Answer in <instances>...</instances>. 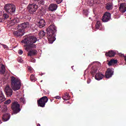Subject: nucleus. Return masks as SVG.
Here are the masks:
<instances>
[{
	"instance_id": "f257e3e1",
	"label": "nucleus",
	"mask_w": 126,
	"mask_h": 126,
	"mask_svg": "<svg viewBox=\"0 0 126 126\" xmlns=\"http://www.w3.org/2000/svg\"><path fill=\"white\" fill-rule=\"evenodd\" d=\"M36 42L37 37L36 36L29 35L25 36L24 39L22 40L21 43L27 45L26 50L28 52L32 48H34V49L37 48V46L34 44Z\"/></svg>"
},
{
	"instance_id": "f03ea898",
	"label": "nucleus",
	"mask_w": 126,
	"mask_h": 126,
	"mask_svg": "<svg viewBox=\"0 0 126 126\" xmlns=\"http://www.w3.org/2000/svg\"><path fill=\"white\" fill-rule=\"evenodd\" d=\"M47 38L50 44H53L56 41L55 33L57 32V27L55 25H51L46 29Z\"/></svg>"
},
{
	"instance_id": "7ed1b4c3",
	"label": "nucleus",
	"mask_w": 126,
	"mask_h": 126,
	"mask_svg": "<svg viewBox=\"0 0 126 126\" xmlns=\"http://www.w3.org/2000/svg\"><path fill=\"white\" fill-rule=\"evenodd\" d=\"M11 87L14 91L19 90L21 88V81H20V79L12 76L11 77Z\"/></svg>"
},
{
	"instance_id": "20e7f679",
	"label": "nucleus",
	"mask_w": 126,
	"mask_h": 126,
	"mask_svg": "<svg viewBox=\"0 0 126 126\" xmlns=\"http://www.w3.org/2000/svg\"><path fill=\"white\" fill-rule=\"evenodd\" d=\"M4 10L9 14H14L16 10V7L13 4H7L4 6Z\"/></svg>"
},
{
	"instance_id": "39448f33",
	"label": "nucleus",
	"mask_w": 126,
	"mask_h": 126,
	"mask_svg": "<svg viewBox=\"0 0 126 126\" xmlns=\"http://www.w3.org/2000/svg\"><path fill=\"white\" fill-rule=\"evenodd\" d=\"M92 65L94 66L92 68L91 73L92 75H95L96 72L98 71V69L101 66V63L98 62H94L91 64V65Z\"/></svg>"
},
{
	"instance_id": "423d86ee",
	"label": "nucleus",
	"mask_w": 126,
	"mask_h": 126,
	"mask_svg": "<svg viewBox=\"0 0 126 126\" xmlns=\"http://www.w3.org/2000/svg\"><path fill=\"white\" fill-rule=\"evenodd\" d=\"M49 99L46 96H44L40 98L39 100H37V105L38 107H41V108H44L46 105V103L48 102Z\"/></svg>"
},
{
	"instance_id": "0eeeda50",
	"label": "nucleus",
	"mask_w": 126,
	"mask_h": 126,
	"mask_svg": "<svg viewBox=\"0 0 126 126\" xmlns=\"http://www.w3.org/2000/svg\"><path fill=\"white\" fill-rule=\"evenodd\" d=\"M11 109L13 110L14 114H17L21 111L20 104L17 102H14L12 103Z\"/></svg>"
},
{
	"instance_id": "6e6552de",
	"label": "nucleus",
	"mask_w": 126,
	"mask_h": 126,
	"mask_svg": "<svg viewBox=\"0 0 126 126\" xmlns=\"http://www.w3.org/2000/svg\"><path fill=\"white\" fill-rule=\"evenodd\" d=\"M4 91L7 97H11L13 94V91H12V89H11V88H10V87H9L8 85H7L5 87Z\"/></svg>"
},
{
	"instance_id": "1a4fd4ad",
	"label": "nucleus",
	"mask_w": 126,
	"mask_h": 126,
	"mask_svg": "<svg viewBox=\"0 0 126 126\" xmlns=\"http://www.w3.org/2000/svg\"><path fill=\"white\" fill-rule=\"evenodd\" d=\"M28 9L30 13H34L38 9V5L36 4H30L28 6Z\"/></svg>"
},
{
	"instance_id": "9d476101",
	"label": "nucleus",
	"mask_w": 126,
	"mask_h": 126,
	"mask_svg": "<svg viewBox=\"0 0 126 126\" xmlns=\"http://www.w3.org/2000/svg\"><path fill=\"white\" fill-rule=\"evenodd\" d=\"M111 19V13L106 12L102 16V20L103 22H108Z\"/></svg>"
},
{
	"instance_id": "9b49d317",
	"label": "nucleus",
	"mask_w": 126,
	"mask_h": 126,
	"mask_svg": "<svg viewBox=\"0 0 126 126\" xmlns=\"http://www.w3.org/2000/svg\"><path fill=\"white\" fill-rule=\"evenodd\" d=\"M18 27L19 29L21 30H23L24 32H25V29H27V28H29V23L28 22H25L23 24H21L18 25Z\"/></svg>"
},
{
	"instance_id": "f8f14e48",
	"label": "nucleus",
	"mask_w": 126,
	"mask_h": 126,
	"mask_svg": "<svg viewBox=\"0 0 126 126\" xmlns=\"http://www.w3.org/2000/svg\"><path fill=\"white\" fill-rule=\"evenodd\" d=\"M19 29L18 31H15L13 32V35L15 36V37H20V36H23L24 34H25V32L23 30H21L19 28H18Z\"/></svg>"
},
{
	"instance_id": "ddd939ff",
	"label": "nucleus",
	"mask_w": 126,
	"mask_h": 126,
	"mask_svg": "<svg viewBox=\"0 0 126 126\" xmlns=\"http://www.w3.org/2000/svg\"><path fill=\"white\" fill-rule=\"evenodd\" d=\"M114 74V70L112 68H108L105 73V76L106 78H110L112 77Z\"/></svg>"
},
{
	"instance_id": "4468645a",
	"label": "nucleus",
	"mask_w": 126,
	"mask_h": 126,
	"mask_svg": "<svg viewBox=\"0 0 126 126\" xmlns=\"http://www.w3.org/2000/svg\"><path fill=\"white\" fill-rule=\"evenodd\" d=\"M58 9V5L56 3H52L49 5L48 10L49 11H55Z\"/></svg>"
},
{
	"instance_id": "2eb2a0df",
	"label": "nucleus",
	"mask_w": 126,
	"mask_h": 126,
	"mask_svg": "<svg viewBox=\"0 0 126 126\" xmlns=\"http://www.w3.org/2000/svg\"><path fill=\"white\" fill-rule=\"evenodd\" d=\"M119 10L122 13H125L126 11V3H122L120 5Z\"/></svg>"
},
{
	"instance_id": "dca6fc26",
	"label": "nucleus",
	"mask_w": 126,
	"mask_h": 126,
	"mask_svg": "<svg viewBox=\"0 0 126 126\" xmlns=\"http://www.w3.org/2000/svg\"><path fill=\"white\" fill-rule=\"evenodd\" d=\"M38 25L39 28H43L46 26V21L44 19H41L38 22Z\"/></svg>"
},
{
	"instance_id": "f3484780",
	"label": "nucleus",
	"mask_w": 126,
	"mask_h": 126,
	"mask_svg": "<svg viewBox=\"0 0 126 126\" xmlns=\"http://www.w3.org/2000/svg\"><path fill=\"white\" fill-rule=\"evenodd\" d=\"M107 62H108L107 64L109 66H111V65H114V64H117V63H118V60L115 59H112L110 61L108 60Z\"/></svg>"
},
{
	"instance_id": "a211bd4d",
	"label": "nucleus",
	"mask_w": 126,
	"mask_h": 126,
	"mask_svg": "<svg viewBox=\"0 0 126 126\" xmlns=\"http://www.w3.org/2000/svg\"><path fill=\"white\" fill-rule=\"evenodd\" d=\"M94 77L96 80H101V79H103V77H104V75H103V74L101 73H97L96 74Z\"/></svg>"
},
{
	"instance_id": "6ab92c4d",
	"label": "nucleus",
	"mask_w": 126,
	"mask_h": 126,
	"mask_svg": "<svg viewBox=\"0 0 126 126\" xmlns=\"http://www.w3.org/2000/svg\"><path fill=\"white\" fill-rule=\"evenodd\" d=\"M10 119V114L6 113L3 115L2 120L4 122H7Z\"/></svg>"
},
{
	"instance_id": "aec40b11",
	"label": "nucleus",
	"mask_w": 126,
	"mask_h": 126,
	"mask_svg": "<svg viewBox=\"0 0 126 126\" xmlns=\"http://www.w3.org/2000/svg\"><path fill=\"white\" fill-rule=\"evenodd\" d=\"M115 55H116V53L113 50L110 51L105 54V56H106V57H110V58L114 57Z\"/></svg>"
},
{
	"instance_id": "412c9836",
	"label": "nucleus",
	"mask_w": 126,
	"mask_h": 126,
	"mask_svg": "<svg viewBox=\"0 0 126 126\" xmlns=\"http://www.w3.org/2000/svg\"><path fill=\"white\" fill-rule=\"evenodd\" d=\"M5 100V97L3 95L2 91H0V103H2Z\"/></svg>"
},
{
	"instance_id": "4be33fe9",
	"label": "nucleus",
	"mask_w": 126,
	"mask_h": 126,
	"mask_svg": "<svg viewBox=\"0 0 126 126\" xmlns=\"http://www.w3.org/2000/svg\"><path fill=\"white\" fill-rule=\"evenodd\" d=\"M37 54V51L36 50H31L29 52L28 56L29 57H32V56H35Z\"/></svg>"
},
{
	"instance_id": "5701e85b",
	"label": "nucleus",
	"mask_w": 126,
	"mask_h": 126,
	"mask_svg": "<svg viewBox=\"0 0 126 126\" xmlns=\"http://www.w3.org/2000/svg\"><path fill=\"white\" fill-rule=\"evenodd\" d=\"M47 19H49L50 21H53L55 18H56V16L54 14H48L47 16Z\"/></svg>"
},
{
	"instance_id": "b1692460",
	"label": "nucleus",
	"mask_w": 126,
	"mask_h": 126,
	"mask_svg": "<svg viewBox=\"0 0 126 126\" xmlns=\"http://www.w3.org/2000/svg\"><path fill=\"white\" fill-rule=\"evenodd\" d=\"M63 100H65L66 101H67V100H69L70 98V96L67 93H66L64 94V95L63 96Z\"/></svg>"
},
{
	"instance_id": "393cba45",
	"label": "nucleus",
	"mask_w": 126,
	"mask_h": 126,
	"mask_svg": "<svg viewBox=\"0 0 126 126\" xmlns=\"http://www.w3.org/2000/svg\"><path fill=\"white\" fill-rule=\"evenodd\" d=\"M0 72L1 74H4V72H5V66L3 64H1Z\"/></svg>"
},
{
	"instance_id": "a878e982",
	"label": "nucleus",
	"mask_w": 126,
	"mask_h": 126,
	"mask_svg": "<svg viewBox=\"0 0 126 126\" xmlns=\"http://www.w3.org/2000/svg\"><path fill=\"white\" fill-rule=\"evenodd\" d=\"M95 28L96 29H99V28H102V24L101 23V22L98 21L96 22V24L95 25Z\"/></svg>"
},
{
	"instance_id": "bb28decb",
	"label": "nucleus",
	"mask_w": 126,
	"mask_h": 126,
	"mask_svg": "<svg viewBox=\"0 0 126 126\" xmlns=\"http://www.w3.org/2000/svg\"><path fill=\"white\" fill-rule=\"evenodd\" d=\"M106 8L107 10H111V9H113V4L111 3L107 4Z\"/></svg>"
},
{
	"instance_id": "cd10ccee",
	"label": "nucleus",
	"mask_w": 126,
	"mask_h": 126,
	"mask_svg": "<svg viewBox=\"0 0 126 126\" xmlns=\"http://www.w3.org/2000/svg\"><path fill=\"white\" fill-rule=\"evenodd\" d=\"M38 35L40 37L43 38L46 35V32L44 31H41L39 32Z\"/></svg>"
},
{
	"instance_id": "c85d7f7f",
	"label": "nucleus",
	"mask_w": 126,
	"mask_h": 126,
	"mask_svg": "<svg viewBox=\"0 0 126 126\" xmlns=\"http://www.w3.org/2000/svg\"><path fill=\"white\" fill-rule=\"evenodd\" d=\"M30 80L32 82H35L36 80V78L35 77V76L33 74H32L31 75Z\"/></svg>"
},
{
	"instance_id": "c756f323",
	"label": "nucleus",
	"mask_w": 126,
	"mask_h": 126,
	"mask_svg": "<svg viewBox=\"0 0 126 126\" xmlns=\"http://www.w3.org/2000/svg\"><path fill=\"white\" fill-rule=\"evenodd\" d=\"M8 17H9V15H8V14H7L6 13H4L3 15V19H7V18H8Z\"/></svg>"
},
{
	"instance_id": "7c9ffc66",
	"label": "nucleus",
	"mask_w": 126,
	"mask_h": 126,
	"mask_svg": "<svg viewBox=\"0 0 126 126\" xmlns=\"http://www.w3.org/2000/svg\"><path fill=\"white\" fill-rule=\"evenodd\" d=\"M20 103H21V104H25V103H26L25 98H21L20 99Z\"/></svg>"
},
{
	"instance_id": "2f4dec72",
	"label": "nucleus",
	"mask_w": 126,
	"mask_h": 126,
	"mask_svg": "<svg viewBox=\"0 0 126 126\" xmlns=\"http://www.w3.org/2000/svg\"><path fill=\"white\" fill-rule=\"evenodd\" d=\"M2 112H6L7 111V107L6 105H4L3 107L2 108Z\"/></svg>"
},
{
	"instance_id": "473e14b6",
	"label": "nucleus",
	"mask_w": 126,
	"mask_h": 126,
	"mask_svg": "<svg viewBox=\"0 0 126 126\" xmlns=\"http://www.w3.org/2000/svg\"><path fill=\"white\" fill-rule=\"evenodd\" d=\"M12 22L13 23V24H15V23H18V19L15 18L14 20H12Z\"/></svg>"
},
{
	"instance_id": "72a5a7b5",
	"label": "nucleus",
	"mask_w": 126,
	"mask_h": 126,
	"mask_svg": "<svg viewBox=\"0 0 126 126\" xmlns=\"http://www.w3.org/2000/svg\"><path fill=\"white\" fill-rule=\"evenodd\" d=\"M11 102V100H10V99H8L7 100H6L4 102V104H5V105H8V104H10Z\"/></svg>"
},
{
	"instance_id": "f704fd0d",
	"label": "nucleus",
	"mask_w": 126,
	"mask_h": 126,
	"mask_svg": "<svg viewBox=\"0 0 126 126\" xmlns=\"http://www.w3.org/2000/svg\"><path fill=\"white\" fill-rule=\"evenodd\" d=\"M89 14V12L87 10H83V14H84V15H86V16H87V15H88V14Z\"/></svg>"
},
{
	"instance_id": "c9c22d12",
	"label": "nucleus",
	"mask_w": 126,
	"mask_h": 126,
	"mask_svg": "<svg viewBox=\"0 0 126 126\" xmlns=\"http://www.w3.org/2000/svg\"><path fill=\"white\" fill-rule=\"evenodd\" d=\"M1 46H2L4 49H5V50H8V47L6 45H5L4 44H1Z\"/></svg>"
},
{
	"instance_id": "e433bc0d",
	"label": "nucleus",
	"mask_w": 126,
	"mask_h": 126,
	"mask_svg": "<svg viewBox=\"0 0 126 126\" xmlns=\"http://www.w3.org/2000/svg\"><path fill=\"white\" fill-rule=\"evenodd\" d=\"M55 1L58 4H60V3H62V2H63V0H55Z\"/></svg>"
},
{
	"instance_id": "4c0bfd02",
	"label": "nucleus",
	"mask_w": 126,
	"mask_h": 126,
	"mask_svg": "<svg viewBox=\"0 0 126 126\" xmlns=\"http://www.w3.org/2000/svg\"><path fill=\"white\" fill-rule=\"evenodd\" d=\"M39 4H44L45 3V2L44 1V0H40L39 2H38Z\"/></svg>"
},
{
	"instance_id": "58836bf2",
	"label": "nucleus",
	"mask_w": 126,
	"mask_h": 126,
	"mask_svg": "<svg viewBox=\"0 0 126 126\" xmlns=\"http://www.w3.org/2000/svg\"><path fill=\"white\" fill-rule=\"evenodd\" d=\"M28 68L29 71H30V72H32V71L33 70V68H32V67H31L30 66H28Z\"/></svg>"
},
{
	"instance_id": "ea45409f",
	"label": "nucleus",
	"mask_w": 126,
	"mask_h": 126,
	"mask_svg": "<svg viewBox=\"0 0 126 126\" xmlns=\"http://www.w3.org/2000/svg\"><path fill=\"white\" fill-rule=\"evenodd\" d=\"M18 54L19 55H22V54H23V51H22V50H18Z\"/></svg>"
},
{
	"instance_id": "a19ab883",
	"label": "nucleus",
	"mask_w": 126,
	"mask_h": 126,
	"mask_svg": "<svg viewBox=\"0 0 126 126\" xmlns=\"http://www.w3.org/2000/svg\"><path fill=\"white\" fill-rule=\"evenodd\" d=\"M18 61L19 63H23V60L21 58H19Z\"/></svg>"
},
{
	"instance_id": "79ce46f5",
	"label": "nucleus",
	"mask_w": 126,
	"mask_h": 126,
	"mask_svg": "<svg viewBox=\"0 0 126 126\" xmlns=\"http://www.w3.org/2000/svg\"><path fill=\"white\" fill-rule=\"evenodd\" d=\"M119 57H121V58H123V57L125 58V57L124 54H121V53L119 54Z\"/></svg>"
},
{
	"instance_id": "37998d69",
	"label": "nucleus",
	"mask_w": 126,
	"mask_h": 126,
	"mask_svg": "<svg viewBox=\"0 0 126 126\" xmlns=\"http://www.w3.org/2000/svg\"><path fill=\"white\" fill-rule=\"evenodd\" d=\"M55 99H61V96H60L59 95H57V96H56L55 97Z\"/></svg>"
},
{
	"instance_id": "c03bdc74",
	"label": "nucleus",
	"mask_w": 126,
	"mask_h": 126,
	"mask_svg": "<svg viewBox=\"0 0 126 126\" xmlns=\"http://www.w3.org/2000/svg\"><path fill=\"white\" fill-rule=\"evenodd\" d=\"M87 82L88 84H89V83H90V82H91V80L90 79H88Z\"/></svg>"
},
{
	"instance_id": "a18cd8bd",
	"label": "nucleus",
	"mask_w": 126,
	"mask_h": 126,
	"mask_svg": "<svg viewBox=\"0 0 126 126\" xmlns=\"http://www.w3.org/2000/svg\"><path fill=\"white\" fill-rule=\"evenodd\" d=\"M31 62L32 63H35V62H36V60L34 58H32L31 60Z\"/></svg>"
},
{
	"instance_id": "49530a36",
	"label": "nucleus",
	"mask_w": 126,
	"mask_h": 126,
	"mask_svg": "<svg viewBox=\"0 0 126 126\" xmlns=\"http://www.w3.org/2000/svg\"><path fill=\"white\" fill-rule=\"evenodd\" d=\"M39 0H32V1H33V2H38V1H39Z\"/></svg>"
},
{
	"instance_id": "de8ad7c7",
	"label": "nucleus",
	"mask_w": 126,
	"mask_h": 126,
	"mask_svg": "<svg viewBox=\"0 0 126 126\" xmlns=\"http://www.w3.org/2000/svg\"><path fill=\"white\" fill-rule=\"evenodd\" d=\"M100 30H102L103 31L105 30V28L102 27V29H100Z\"/></svg>"
},
{
	"instance_id": "09e8293b",
	"label": "nucleus",
	"mask_w": 126,
	"mask_h": 126,
	"mask_svg": "<svg viewBox=\"0 0 126 126\" xmlns=\"http://www.w3.org/2000/svg\"><path fill=\"white\" fill-rule=\"evenodd\" d=\"M124 59H125V61L126 62V55L125 56V57H124Z\"/></svg>"
},
{
	"instance_id": "8fccbe9b",
	"label": "nucleus",
	"mask_w": 126,
	"mask_h": 126,
	"mask_svg": "<svg viewBox=\"0 0 126 126\" xmlns=\"http://www.w3.org/2000/svg\"><path fill=\"white\" fill-rule=\"evenodd\" d=\"M0 23L2 22V19H0Z\"/></svg>"
},
{
	"instance_id": "3c124183",
	"label": "nucleus",
	"mask_w": 126,
	"mask_h": 126,
	"mask_svg": "<svg viewBox=\"0 0 126 126\" xmlns=\"http://www.w3.org/2000/svg\"><path fill=\"white\" fill-rule=\"evenodd\" d=\"M92 5H93L92 3H91L90 4V6H92Z\"/></svg>"
},
{
	"instance_id": "603ef678",
	"label": "nucleus",
	"mask_w": 126,
	"mask_h": 126,
	"mask_svg": "<svg viewBox=\"0 0 126 126\" xmlns=\"http://www.w3.org/2000/svg\"><path fill=\"white\" fill-rule=\"evenodd\" d=\"M37 126H41V125L40 124H38Z\"/></svg>"
},
{
	"instance_id": "864d4df0",
	"label": "nucleus",
	"mask_w": 126,
	"mask_h": 126,
	"mask_svg": "<svg viewBox=\"0 0 126 126\" xmlns=\"http://www.w3.org/2000/svg\"><path fill=\"white\" fill-rule=\"evenodd\" d=\"M85 75H86V74H85V73H84V76H85Z\"/></svg>"
},
{
	"instance_id": "5fc2aeb1",
	"label": "nucleus",
	"mask_w": 126,
	"mask_h": 126,
	"mask_svg": "<svg viewBox=\"0 0 126 126\" xmlns=\"http://www.w3.org/2000/svg\"><path fill=\"white\" fill-rule=\"evenodd\" d=\"M2 122H1V121H0V124H1Z\"/></svg>"
},
{
	"instance_id": "6e6d98bb",
	"label": "nucleus",
	"mask_w": 126,
	"mask_h": 126,
	"mask_svg": "<svg viewBox=\"0 0 126 126\" xmlns=\"http://www.w3.org/2000/svg\"><path fill=\"white\" fill-rule=\"evenodd\" d=\"M41 82H43V80H41Z\"/></svg>"
},
{
	"instance_id": "4d7b16f0",
	"label": "nucleus",
	"mask_w": 126,
	"mask_h": 126,
	"mask_svg": "<svg viewBox=\"0 0 126 126\" xmlns=\"http://www.w3.org/2000/svg\"><path fill=\"white\" fill-rule=\"evenodd\" d=\"M89 19H91V18L90 17Z\"/></svg>"
},
{
	"instance_id": "13d9d810",
	"label": "nucleus",
	"mask_w": 126,
	"mask_h": 126,
	"mask_svg": "<svg viewBox=\"0 0 126 126\" xmlns=\"http://www.w3.org/2000/svg\"><path fill=\"white\" fill-rule=\"evenodd\" d=\"M67 103H69V101H67Z\"/></svg>"
},
{
	"instance_id": "bf43d9fd",
	"label": "nucleus",
	"mask_w": 126,
	"mask_h": 126,
	"mask_svg": "<svg viewBox=\"0 0 126 126\" xmlns=\"http://www.w3.org/2000/svg\"><path fill=\"white\" fill-rule=\"evenodd\" d=\"M90 66V65H89V67Z\"/></svg>"
},
{
	"instance_id": "052dcab7",
	"label": "nucleus",
	"mask_w": 126,
	"mask_h": 126,
	"mask_svg": "<svg viewBox=\"0 0 126 126\" xmlns=\"http://www.w3.org/2000/svg\"><path fill=\"white\" fill-rule=\"evenodd\" d=\"M72 67H73V66H72Z\"/></svg>"
}]
</instances>
